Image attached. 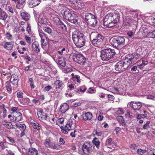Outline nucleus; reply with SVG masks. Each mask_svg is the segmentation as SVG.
<instances>
[{
  "label": "nucleus",
  "mask_w": 155,
  "mask_h": 155,
  "mask_svg": "<svg viewBox=\"0 0 155 155\" xmlns=\"http://www.w3.org/2000/svg\"><path fill=\"white\" fill-rule=\"evenodd\" d=\"M103 41L101 40V39L100 40H92V43L95 46L98 47L101 44Z\"/></svg>",
  "instance_id": "29"
},
{
  "label": "nucleus",
  "mask_w": 155,
  "mask_h": 155,
  "mask_svg": "<svg viewBox=\"0 0 155 155\" xmlns=\"http://www.w3.org/2000/svg\"><path fill=\"white\" fill-rule=\"evenodd\" d=\"M24 38L28 44H31V39L30 37L28 35H25L24 36Z\"/></svg>",
  "instance_id": "45"
},
{
  "label": "nucleus",
  "mask_w": 155,
  "mask_h": 155,
  "mask_svg": "<svg viewBox=\"0 0 155 155\" xmlns=\"http://www.w3.org/2000/svg\"><path fill=\"white\" fill-rule=\"evenodd\" d=\"M14 117L15 118L14 121L16 122L20 121L22 119V114L19 112H16L14 114Z\"/></svg>",
  "instance_id": "19"
},
{
  "label": "nucleus",
  "mask_w": 155,
  "mask_h": 155,
  "mask_svg": "<svg viewBox=\"0 0 155 155\" xmlns=\"http://www.w3.org/2000/svg\"><path fill=\"white\" fill-rule=\"evenodd\" d=\"M76 127V124L73 122L71 120H70L65 125V127H61L62 132L65 134H67L68 133V131L74 129Z\"/></svg>",
  "instance_id": "6"
},
{
  "label": "nucleus",
  "mask_w": 155,
  "mask_h": 155,
  "mask_svg": "<svg viewBox=\"0 0 155 155\" xmlns=\"http://www.w3.org/2000/svg\"><path fill=\"white\" fill-rule=\"evenodd\" d=\"M62 12L63 18L66 20L68 21L73 14H74L75 12L71 9L66 8Z\"/></svg>",
  "instance_id": "9"
},
{
  "label": "nucleus",
  "mask_w": 155,
  "mask_h": 155,
  "mask_svg": "<svg viewBox=\"0 0 155 155\" xmlns=\"http://www.w3.org/2000/svg\"><path fill=\"white\" fill-rule=\"evenodd\" d=\"M96 90L92 87H90L87 90V92L89 94H93L95 93Z\"/></svg>",
  "instance_id": "50"
},
{
  "label": "nucleus",
  "mask_w": 155,
  "mask_h": 155,
  "mask_svg": "<svg viewBox=\"0 0 155 155\" xmlns=\"http://www.w3.org/2000/svg\"><path fill=\"white\" fill-rule=\"evenodd\" d=\"M31 124L32 126L35 129L39 130L41 128V126L37 122H32L31 123Z\"/></svg>",
  "instance_id": "36"
},
{
  "label": "nucleus",
  "mask_w": 155,
  "mask_h": 155,
  "mask_svg": "<svg viewBox=\"0 0 155 155\" xmlns=\"http://www.w3.org/2000/svg\"><path fill=\"white\" fill-rule=\"evenodd\" d=\"M17 127L19 128L21 131H25L26 128V126L24 124L17 123L15 124Z\"/></svg>",
  "instance_id": "32"
},
{
  "label": "nucleus",
  "mask_w": 155,
  "mask_h": 155,
  "mask_svg": "<svg viewBox=\"0 0 155 155\" xmlns=\"http://www.w3.org/2000/svg\"><path fill=\"white\" fill-rule=\"evenodd\" d=\"M81 105V103L80 102H77L74 103L72 107H77L80 106Z\"/></svg>",
  "instance_id": "60"
},
{
  "label": "nucleus",
  "mask_w": 155,
  "mask_h": 155,
  "mask_svg": "<svg viewBox=\"0 0 155 155\" xmlns=\"http://www.w3.org/2000/svg\"><path fill=\"white\" fill-rule=\"evenodd\" d=\"M110 42L113 46L115 48H119L125 44V39L123 37H118L112 38Z\"/></svg>",
  "instance_id": "4"
},
{
  "label": "nucleus",
  "mask_w": 155,
  "mask_h": 155,
  "mask_svg": "<svg viewBox=\"0 0 155 155\" xmlns=\"http://www.w3.org/2000/svg\"><path fill=\"white\" fill-rule=\"evenodd\" d=\"M101 58L103 61H108L110 60L115 55V52L113 49L107 48L101 51Z\"/></svg>",
  "instance_id": "3"
},
{
  "label": "nucleus",
  "mask_w": 155,
  "mask_h": 155,
  "mask_svg": "<svg viewBox=\"0 0 155 155\" xmlns=\"http://www.w3.org/2000/svg\"><path fill=\"white\" fill-rule=\"evenodd\" d=\"M20 152L23 154H25L28 153V150L25 148H22L20 149Z\"/></svg>",
  "instance_id": "57"
},
{
  "label": "nucleus",
  "mask_w": 155,
  "mask_h": 155,
  "mask_svg": "<svg viewBox=\"0 0 155 155\" xmlns=\"http://www.w3.org/2000/svg\"><path fill=\"white\" fill-rule=\"evenodd\" d=\"M84 6L85 5L83 3L81 2L80 0H78L75 7L82 8H84Z\"/></svg>",
  "instance_id": "37"
},
{
  "label": "nucleus",
  "mask_w": 155,
  "mask_h": 155,
  "mask_svg": "<svg viewBox=\"0 0 155 155\" xmlns=\"http://www.w3.org/2000/svg\"><path fill=\"white\" fill-rule=\"evenodd\" d=\"M94 16V15L91 13L88 12L86 13L84 15L85 19L86 21V22H87L90 20V19H91L92 18H93V17Z\"/></svg>",
  "instance_id": "28"
},
{
  "label": "nucleus",
  "mask_w": 155,
  "mask_h": 155,
  "mask_svg": "<svg viewBox=\"0 0 155 155\" xmlns=\"http://www.w3.org/2000/svg\"><path fill=\"white\" fill-rule=\"evenodd\" d=\"M79 89L80 92L84 93L86 91L87 88L86 87H81Z\"/></svg>",
  "instance_id": "62"
},
{
  "label": "nucleus",
  "mask_w": 155,
  "mask_h": 155,
  "mask_svg": "<svg viewBox=\"0 0 155 155\" xmlns=\"http://www.w3.org/2000/svg\"><path fill=\"white\" fill-rule=\"evenodd\" d=\"M40 17L39 23L42 24H45L47 23V20L45 18H41Z\"/></svg>",
  "instance_id": "46"
},
{
  "label": "nucleus",
  "mask_w": 155,
  "mask_h": 155,
  "mask_svg": "<svg viewBox=\"0 0 155 155\" xmlns=\"http://www.w3.org/2000/svg\"><path fill=\"white\" fill-rule=\"evenodd\" d=\"M146 114H139L137 116V119H140L141 118L145 117H146Z\"/></svg>",
  "instance_id": "52"
},
{
  "label": "nucleus",
  "mask_w": 155,
  "mask_h": 155,
  "mask_svg": "<svg viewBox=\"0 0 155 155\" xmlns=\"http://www.w3.org/2000/svg\"><path fill=\"white\" fill-rule=\"evenodd\" d=\"M25 0H18V4L16 5V8L19 9L22 8V7L20 5H24L25 3Z\"/></svg>",
  "instance_id": "34"
},
{
  "label": "nucleus",
  "mask_w": 155,
  "mask_h": 155,
  "mask_svg": "<svg viewBox=\"0 0 155 155\" xmlns=\"http://www.w3.org/2000/svg\"><path fill=\"white\" fill-rule=\"evenodd\" d=\"M13 47V43L12 42H6L4 45L5 48L8 50H12Z\"/></svg>",
  "instance_id": "22"
},
{
  "label": "nucleus",
  "mask_w": 155,
  "mask_h": 155,
  "mask_svg": "<svg viewBox=\"0 0 155 155\" xmlns=\"http://www.w3.org/2000/svg\"><path fill=\"white\" fill-rule=\"evenodd\" d=\"M86 37L81 31H76L72 34V39L76 46L80 48L85 44Z\"/></svg>",
  "instance_id": "2"
},
{
  "label": "nucleus",
  "mask_w": 155,
  "mask_h": 155,
  "mask_svg": "<svg viewBox=\"0 0 155 155\" xmlns=\"http://www.w3.org/2000/svg\"><path fill=\"white\" fill-rule=\"evenodd\" d=\"M97 20L96 17L94 16L93 18L88 21L86 22L89 26L94 27L97 23Z\"/></svg>",
  "instance_id": "13"
},
{
  "label": "nucleus",
  "mask_w": 155,
  "mask_h": 155,
  "mask_svg": "<svg viewBox=\"0 0 155 155\" xmlns=\"http://www.w3.org/2000/svg\"><path fill=\"white\" fill-rule=\"evenodd\" d=\"M107 97L108 100L110 101H112L114 100V97L112 95L107 94Z\"/></svg>",
  "instance_id": "58"
},
{
  "label": "nucleus",
  "mask_w": 155,
  "mask_h": 155,
  "mask_svg": "<svg viewBox=\"0 0 155 155\" xmlns=\"http://www.w3.org/2000/svg\"><path fill=\"white\" fill-rule=\"evenodd\" d=\"M120 18L119 15L116 11L107 14L103 19V24L109 28L116 25Z\"/></svg>",
  "instance_id": "1"
},
{
  "label": "nucleus",
  "mask_w": 155,
  "mask_h": 155,
  "mask_svg": "<svg viewBox=\"0 0 155 155\" xmlns=\"http://www.w3.org/2000/svg\"><path fill=\"white\" fill-rule=\"evenodd\" d=\"M127 106L128 107H130L134 110H139L142 106L141 102L134 101H132L129 102Z\"/></svg>",
  "instance_id": "10"
},
{
  "label": "nucleus",
  "mask_w": 155,
  "mask_h": 155,
  "mask_svg": "<svg viewBox=\"0 0 155 155\" xmlns=\"http://www.w3.org/2000/svg\"><path fill=\"white\" fill-rule=\"evenodd\" d=\"M7 17V15L5 12L2 11L0 12V19L5 20Z\"/></svg>",
  "instance_id": "35"
},
{
  "label": "nucleus",
  "mask_w": 155,
  "mask_h": 155,
  "mask_svg": "<svg viewBox=\"0 0 155 155\" xmlns=\"http://www.w3.org/2000/svg\"><path fill=\"white\" fill-rule=\"evenodd\" d=\"M80 78L78 75H75L74 77H73V79L75 83L76 81L78 83H79L80 82Z\"/></svg>",
  "instance_id": "49"
},
{
  "label": "nucleus",
  "mask_w": 155,
  "mask_h": 155,
  "mask_svg": "<svg viewBox=\"0 0 155 155\" xmlns=\"http://www.w3.org/2000/svg\"><path fill=\"white\" fill-rule=\"evenodd\" d=\"M7 9L8 10V11L11 13L13 14L14 13L13 9L11 6H8L7 7Z\"/></svg>",
  "instance_id": "56"
},
{
  "label": "nucleus",
  "mask_w": 155,
  "mask_h": 155,
  "mask_svg": "<svg viewBox=\"0 0 155 155\" xmlns=\"http://www.w3.org/2000/svg\"><path fill=\"white\" fill-rule=\"evenodd\" d=\"M74 61L82 65H84L86 58L81 54H74L73 57Z\"/></svg>",
  "instance_id": "7"
},
{
  "label": "nucleus",
  "mask_w": 155,
  "mask_h": 155,
  "mask_svg": "<svg viewBox=\"0 0 155 155\" xmlns=\"http://www.w3.org/2000/svg\"><path fill=\"white\" fill-rule=\"evenodd\" d=\"M68 105L67 103H64L60 106V110L62 113H64L68 110Z\"/></svg>",
  "instance_id": "24"
},
{
  "label": "nucleus",
  "mask_w": 155,
  "mask_h": 155,
  "mask_svg": "<svg viewBox=\"0 0 155 155\" xmlns=\"http://www.w3.org/2000/svg\"><path fill=\"white\" fill-rule=\"evenodd\" d=\"M150 124V122L149 121H147L145 124L143 126V127L141 128V129H148L150 128V127L149 125Z\"/></svg>",
  "instance_id": "42"
},
{
  "label": "nucleus",
  "mask_w": 155,
  "mask_h": 155,
  "mask_svg": "<svg viewBox=\"0 0 155 155\" xmlns=\"http://www.w3.org/2000/svg\"><path fill=\"white\" fill-rule=\"evenodd\" d=\"M39 34L41 38V41L42 43L44 42V40L46 38V34L42 31H39Z\"/></svg>",
  "instance_id": "33"
},
{
  "label": "nucleus",
  "mask_w": 155,
  "mask_h": 155,
  "mask_svg": "<svg viewBox=\"0 0 155 155\" xmlns=\"http://www.w3.org/2000/svg\"><path fill=\"white\" fill-rule=\"evenodd\" d=\"M50 147L51 148L54 149H58L60 147V146L53 143H51L50 145Z\"/></svg>",
  "instance_id": "44"
},
{
  "label": "nucleus",
  "mask_w": 155,
  "mask_h": 155,
  "mask_svg": "<svg viewBox=\"0 0 155 155\" xmlns=\"http://www.w3.org/2000/svg\"><path fill=\"white\" fill-rule=\"evenodd\" d=\"M43 29L48 34H51L52 33V29L49 26H46L43 28Z\"/></svg>",
  "instance_id": "41"
},
{
  "label": "nucleus",
  "mask_w": 155,
  "mask_h": 155,
  "mask_svg": "<svg viewBox=\"0 0 155 155\" xmlns=\"http://www.w3.org/2000/svg\"><path fill=\"white\" fill-rule=\"evenodd\" d=\"M2 124L8 128L12 129H15V127L13 126L11 122H7L4 121L2 122Z\"/></svg>",
  "instance_id": "26"
},
{
  "label": "nucleus",
  "mask_w": 155,
  "mask_h": 155,
  "mask_svg": "<svg viewBox=\"0 0 155 155\" xmlns=\"http://www.w3.org/2000/svg\"><path fill=\"white\" fill-rule=\"evenodd\" d=\"M91 37L92 40H99L101 39L103 40V37L100 34L97 32H92L90 35Z\"/></svg>",
  "instance_id": "12"
},
{
  "label": "nucleus",
  "mask_w": 155,
  "mask_h": 155,
  "mask_svg": "<svg viewBox=\"0 0 155 155\" xmlns=\"http://www.w3.org/2000/svg\"><path fill=\"white\" fill-rule=\"evenodd\" d=\"M10 81L13 84L15 85H17L18 81V76L15 74H13L11 76Z\"/></svg>",
  "instance_id": "21"
},
{
  "label": "nucleus",
  "mask_w": 155,
  "mask_h": 155,
  "mask_svg": "<svg viewBox=\"0 0 155 155\" xmlns=\"http://www.w3.org/2000/svg\"><path fill=\"white\" fill-rule=\"evenodd\" d=\"M132 19L128 17H127L124 20V25L126 26H129L130 24V23L132 21Z\"/></svg>",
  "instance_id": "30"
},
{
  "label": "nucleus",
  "mask_w": 155,
  "mask_h": 155,
  "mask_svg": "<svg viewBox=\"0 0 155 155\" xmlns=\"http://www.w3.org/2000/svg\"><path fill=\"white\" fill-rule=\"evenodd\" d=\"M93 143L97 147H98L100 144V142H99V140L98 138H95L94 139L93 141Z\"/></svg>",
  "instance_id": "38"
},
{
  "label": "nucleus",
  "mask_w": 155,
  "mask_h": 155,
  "mask_svg": "<svg viewBox=\"0 0 155 155\" xmlns=\"http://www.w3.org/2000/svg\"><path fill=\"white\" fill-rule=\"evenodd\" d=\"M51 141L49 139H47L45 140V146L47 147H50V145L51 144L50 143Z\"/></svg>",
  "instance_id": "48"
},
{
  "label": "nucleus",
  "mask_w": 155,
  "mask_h": 155,
  "mask_svg": "<svg viewBox=\"0 0 155 155\" xmlns=\"http://www.w3.org/2000/svg\"><path fill=\"white\" fill-rule=\"evenodd\" d=\"M148 34L147 32L144 31H139L138 33V36L140 38H144L147 36Z\"/></svg>",
  "instance_id": "27"
},
{
  "label": "nucleus",
  "mask_w": 155,
  "mask_h": 155,
  "mask_svg": "<svg viewBox=\"0 0 155 155\" xmlns=\"http://www.w3.org/2000/svg\"><path fill=\"white\" fill-rule=\"evenodd\" d=\"M24 104H28L30 102V100L28 98H25L23 99Z\"/></svg>",
  "instance_id": "64"
},
{
  "label": "nucleus",
  "mask_w": 155,
  "mask_h": 155,
  "mask_svg": "<svg viewBox=\"0 0 155 155\" xmlns=\"http://www.w3.org/2000/svg\"><path fill=\"white\" fill-rule=\"evenodd\" d=\"M28 155H38V151L35 148H31L28 150Z\"/></svg>",
  "instance_id": "23"
},
{
  "label": "nucleus",
  "mask_w": 155,
  "mask_h": 155,
  "mask_svg": "<svg viewBox=\"0 0 155 155\" xmlns=\"http://www.w3.org/2000/svg\"><path fill=\"white\" fill-rule=\"evenodd\" d=\"M137 145L135 144H131L130 146V147L133 149L135 150L137 149Z\"/></svg>",
  "instance_id": "61"
},
{
  "label": "nucleus",
  "mask_w": 155,
  "mask_h": 155,
  "mask_svg": "<svg viewBox=\"0 0 155 155\" xmlns=\"http://www.w3.org/2000/svg\"><path fill=\"white\" fill-rule=\"evenodd\" d=\"M50 118H51V120L49 119V121H50L51 123H53L54 122L56 119L52 115H50Z\"/></svg>",
  "instance_id": "55"
},
{
  "label": "nucleus",
  "mask_w": 155,
  "mask_h": 155,
  "mask_svg": "<svg viewBox=\"0 0 155 155\" xmlns=\"http://www.w3.org/2000/svg\"><path fill=\"white\" fill-rule=\"evenodd\" d=\"M6 38L7 39L12 40V35L9 32H7L6 34Z\"/></svg>",
  "instance_id": "54"
},
{
  "label": "nucleus",
  "mask_w": 155,
  "mask_h": 155,
  "mask_svg": "<svg viewBox=\"0 0 155 155\" xmlns=\"http://www.w3.org/2000/svg\"><path fill=\"white\" fill-rule=\"evenodd\" d=\"M67 52V49L65 48H63L61 50L58 51L57 52L61 55H63Z\"/></svg>",
  "instance_id": "40"
},
{
  "label": "nucleus",
  "mask_w": 155,
  "mask_h": 155,
  "mask_svg": "<svg viewBox=\"0 0 155 155\" xmlns=\"http://www.w3.org/2000/svg\"><path fill=\"white\" fill-rule=\"evenodd\" d=\"M58 64L64 67L66 65V62L63 59H59L58 61Z\"/></svg>",
  "instance_id": "43"
},
{
  "label": "nucleus",
  "mask_w": 155,
  "mask_h": 155,
  "mask_svg": "<svg viewBox=\"0 0 155 155\" xmlns=\"http://www.w3.org/2000/svg\"><path fill=\"white\" fill-rule=\"evenodd\" d=\"M115 69L116 71L119 72L124 71L128 67V65H126L125 62L120 61L115 65Z\"/></svg>",
  "instance_id": "8"
},
{
  "label": "nucleus",
  "mask_w": 155,
  "mask_h": 155,
  "mask_svg": "<svg viewBox=\"0 0 155 155\" xmlns=\"http://www.w3.org/2000/svg\"><path fill=\"white\" fill-rule=\"evenodd\" d=\"M41 0H29L28 5L30 8H33L38 5L40 3Z\"/></svg>",
  "instance_id": "15"
},
{
  "label": "nucleus",
  "mask_w": 155,
  "mask_h": 155,
  "mask_svg": "<svg viewBox=\"0 0 155 155\" xmlns=\"http://www.w3.org/2000/svg\"><path fill=\"white\" fill-rule=\"evenodd\" d=\"M78 1V0H69L70 2L72 4L73 6L75 7Z\"/></svg>",
  "instance_id": "53"
},
{
  "label": "nucleus",
  "mask_w": 155,
  "mask_h": 155,
  "mask_svg": "<svg viewBox=\"0 0 155 155\" xmlns=\"http://www.w3.org/2000/svg\"><path fill=\"white\" fill-rule=\"evenodd\" d=\"M106 145L107 147L111 149L114 148V147L115 146V144L112 142V139L111 138H108L106 142Z\"/></svg>",
  "instance_id": "18"
},
{
  "label": "nucleus",
  "mask_w": 155,
  "mask_h": 155,
  "mask_svg": "<svg viewBox=\"0 0 155 155\" xmlns=\"http://www.w3.org/2000/svg\"><path fill=\"white\" fill-rule=\"evenodd\" d=\"M54 84L57 88H59L62 86L63 83L60 80H56L55 81Z\"/></svg>",
  "instance_id": "39"
},
{
  "label": "nucleus",
  "mask_w": 155,
  "mask_h": 155,
  "mask_svg": "<svg viewBox=\"0 0 155 155\" xmlns=\"http://www.w3.org/2000/svg\"><path fill=\"white\" fill-rule=\"evenodd\" d=\"M82 117L84 120H91L92 118V115L90 112H88L83 114Z\"/></svg>",
  "instance_id": "20"
},
{
  "label": "nucleus",
  "mask_w": 155,
  "mask_h": 155,
  "mask_svg": "<svg viewBox=\"0 0 155 155\" xmlns=\"http://www.w3.org/2000/svg\"><path fill=\"white\" fill-rule=\"evenodd\" d=\"M127 35L130 37L131 38L134 35V33L132 31H128L127 32Z\"/></svg>",
  "instance_id": "63"
},
{
  "label": "nucleus",
  "mask_w": 155,
  "mask_h": 155,
  "mask_svg": "<svg viewBox=\"0 0 155 155\" xmlns=\"http://www.w3.org/2000/svg\"><path fill=\"white\" fill-rule=\"evenodd\" d=\"M147 152V150H142L140 148L138 149L137 150V153L139 154L143 155Z\"/></svg>",
  "instance_id": "47"
},
{
  "label": "nucleus",
  "mask_w": 155,
  "mask_h": 155,
  "mask_svg": "<svg viewBox=\"0 0 155 155\" xmlns=\"http://www.w3.org/2000/svg\"><path fill=\"white\" fill-rule=\"evenodd\" d=\"M27 31L29 34H31V30L30 25L29 24L28 25L26 29Z\"/></svg>",
  "instance_id": "59"
},
{
  "label": "nucleus",
  "mask_w": 155,
  "mask_h": 155,
  "mask_svg": "<svg viewBox=\"0 0 155 155\" xmlns=\"http://www.w3.org/2000/svg\"><path fill=\"white\" fill-rule=\"evenodd\" d=\"M149 19L151 23L155 26V15L149 17Z\"/></svg>",
  "instance_id": "51"
},
{
  "label": "nucleus",
  "mask_w": 155,
  "mask_h": 155,
  "mask_svg": "<svg viewBox=\"0 0 155 155\" xmlns=\"http://www.w3.org/2000/svg\"><path fill=\"white\" fill-rule=\"evenodd\" d=\"M78 17L75 12L74 14H73L68 21L72 23L76 24L78 23Z\"/></svg>",
  "instance_id": "17"
},
{
  "label": "nucleus",
  "mask_w": 155,
  "mask_h": 155,
  "mask_svg": "<svg viewBox=\"0 0 155 155\" xmlns=\"http://www.w3.org/2000/svg\"><path fill=\"white\" fill-rule=\"evenodd\" d=\"M124 60L128 67L131 64L134 63L137 60V57H135L132 54H129L125 56Z\"/></svg>",
  "instance_id": "11"
},
{
  "label": "nucleus",
  "mask_w": 155,
  "mask_h": 155,
  "mask_svg": "<svg viewBox=\"0 0 155 155\" xmlns=\"http://www.w3.org/2000/svg\"><path fill=\"white\" fill-rule=\"evenodd\" d=\"M37 115L38 116L39 119L40 120H46L48 119L46 113L43 112L42 110H40L37 112Z\"/></svg>",
  "instance_id": "16"
},
{
  "label": "nucleus",
  "mask_w": 155,
  "mask_h": 155,
  "mask_svg": "<svg viewBox=\"0 0 155 155\" xmlns=\"http://www.w3.org/2000/svg\"><path fill=\"white\" fill-rule=\"evenodd\" d=\"M31 48L33 51L36 53L39 52L40 48L38 42L36 41L34 42L32 44Z\"/></svg>",
  "instance_id": "14"
},
{
  "label": "nucleus",
  "mask_w": 155,
  "mask_h": 155,
  "mask_svg": "<svg viewBox=\"0 0 155 155\" xmlns=\"http://www.w3.org/2000/svg\"><path fill=\"white\" fill-rule=\"evenodd\" d=\"M94 147L90 142L84 143L82 147V150L84 155H88L91 153L94 149Z\"/></svg>",
  "instance_id": "5"
},
{
  "label": "nucleus",
  "mask_w": 155,
  "mask_h": 155,
  "mask_svg": "<svg viewBox=\"0 0 155 155\" xmlns=\"http://www.w3.org/2000/svg\"><path fill=\"white\" fill-rule=\"evenodd\" d=\"M21 16L23 19L25 21L28 20L30 18L29 14L26 12L21 13Z\"/></svg>",
  "instance_id": "31"
},
{
  "label": "nucleus",
  "mask_w": 155,
  "mask_h": 155,
  "mask_svg": "<svg viewBox=\"0 0 155 155\" xmlns=\"http://www.w3.org/2000/svg\"><path fill=\"white\" fill-rule=\"evenodd\" d=\"M51 17L53 20L57 24H59L60 25H64V27H65V25H64L63 23L61 21H60V19L57 16H51Z\"/></svg>",
  "instance_id": "25"
}]
</instances>
